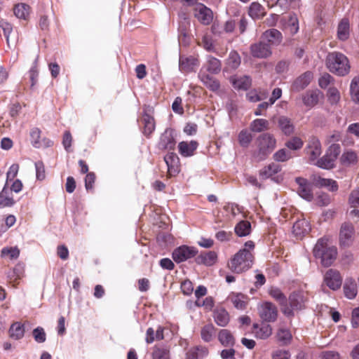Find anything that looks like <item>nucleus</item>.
I'll return each instance as SVG.
<instances>
[{
  "instance_id": "f257e3e1",
  "label": "nucleus",
  "mask_w": 359,
  "mask_h": 359,
  "mask_svg": "<svg viewBox=\"0 0 359 359\" xmlns=\"http://www.w3.org/2000/svg\"><path fill=\"white\" fill-rule=\"evenodd\" d=\"M254 248V242L252 241H247L244 248L236 253L229 262L228 266L230 270L236 273H241L248 270L253 263L254 257L252 251Z\"/></svg>"
},
{
  "instance_id": "a18cd8bd",
  "label": "nucleus",
  "mask_w": 359,
  "mask_h": 359,
  "mask_svg": "<svg viewBox=\"0 0 359 359\" xmlns=\"http://www.w3.org/2000/svg\"><path fill=\"white\" fill-rule=\"evenodd\" d=\"M350 92L352 100L359 104V76H355L350 85Z\"/></svg>"
},
{
  "instance_id": "cd10ccee",
  "label": "nucleus",
  "mask_w": 359,
  "mask_h": 359,
  "mask_svg": "<svg viewBox=\"0 0 359 359\" xmlns=\"http://www.w3.org/2000/svg\"><path fill=\"white\" fill-rule=\"evenodd\" d=\"M198 77L202 83L210 90L217 91L219 88V83L210 75L201 72Z\"/></svg>"
},
{
  "instance_id": "2eb2a0df",
  "label": "nucleus",
  "mask_w": 359,
  "mask_h": 359,
  "mask_svg": "<svg viewBox=\"0 0 359 359\" xmlns=\"http://www.w3.org/2000/svg\"><path fill=\"white\" fill-rule=\"evenodd\" d=\"M0 27L3 29L8 46L11 47V44H16L19 39L18 33L13 30L12 25L8 22L2 21L0 22Z\"/></svg>"
},
{
  "instance_id": "aec40b11",
  "label": "nucleus",
  "mask_w": 359,
  "mask_h": 359,
  "mask_svg": "<svg viewBox=\"0 0 359 359\" xmlns=\"http://www.w3.org/2000/svg\"><path fill=\"white\" fill-rule=\"evenodd\" d=\"M266 1L269 7H278L279 12L282 13L287 11L290 7L299 6V0H266Z\"/></svg>"
},
{
  "instance_id": "f3484780",
  "label": "nucleus",
  "mask_w": 359,
  "mask_h": 359,
  "mask_svg": "<svg viewBox=\"0 0 359 359\" xmlns=\"http://www.w3.org/2000/svg\"><path fill=\"white\" fill-rule=\"evenodd\" d=\"M198 60L194 57H180L179 68L182 73H189L194 72L198 67Z\"/></svg>"
},
{
  "instance_id": "338daca9",
  "label": "nucleus",
  "mask_w": 359,
  "mask_h": 359,
  "mask_svg": "<svg viewBox=\"0 0 359 359\" xmlns=\"http://www.w3.org/2000/svg\"><path fill=\"white\" fill-rule=\"evenodd\" d=\"M340 152V145L338 144H332L327 149L326 154L332 157L334 159L337 160Z\"/></svg>"
},
{
  "instance_id": "c03bdc74",
  "label": "nucleus",
  "mask_w": 359,
  "mask_h": 359,
  "mask_svg": "<svg viewBox=\"0 0 359 359\" xmlns=\"http://www.w3.org/2000/svg\"><path fill=\"white\" fill-rule=\"evenodd\" d=\"M160 146L164 149H172L175 147V140L171 133L165 131L161 137Z\"/></svg>"
},
{
  "instance_id": "13d9d810",
  "label": "nucleus",
  "mask_w": 359,
  "mask_h": 359,
  "mask_svg": "<svg viewBox=\"0 0 359 359\" xmlns=\"http://www.w3.org/2000/svg\"><path fill=\"white\" fill-rule=\"evenodd\" d=\"M287 28L292 34L297 33L299 30V20L297 16L295 14H292L290 16Z\"/></svg>"
},
{
  "instance_id": "b1692460",
  "label": "nucleus",
  "mask_w": 359,
  "mask_h": 359,
  "mask_svg": "<svg viewBox=\"0 0 359 359\" xmlns=\"http://www.w3.org/2000/svg\"><path fill=\"white\" fill-rule=\"evenodd\" d=\"M311 226L307 220L302 219L297 220L293 225L292 231L293 233L299 237L303 236L304 234L309 232Z\"/></svg>"
},
{
  "instance_id": "69168bd1",
  "label": "nucleus",
  "mask_w": 359,
  "mask_h": 359,
  "mask_svg": "<svg viewBox=\"0 0 359 359\" xmlns=\"http://www.w3.org/2000/svg\"><path fill=\"white\" fill-rule=\"evenodd\" d=\"M36 177L38 180L42 181L46 177L45 167L42 161L35 163Z\"/></svg>"
},
{
  "instance_id": "79ce46f5",
  "label": "nucleus",
  "mask_w": 359,
  "mask_h": 359,
  "mask_svg": "<svg viewBox=\"0 0 359 359\" xmlns=\"http://www.w3.org/2000/svg\"><path fill=\"white\" fill-rule=\"evenodd\" d=\"M280 170V167L276 163H271L262 168L259 172V175L264 179L272 177Z\"/></svg>"
},
{
  "instance_id": "6ab92c4d",
  "label": "nucleus",
  "mask_w": 359,
  "mask_h": 359,
  "mask_svg": "<svg viewBox=\"0 0 359 359\" xmlns=\"http://www.w3.org/2000/svg\"><path fill=\"white\" fill-rule=\"evenodd\" d=\"M323 97V93L318 89L308 90L302 97V100L306 107H313L316 105Z\"/></svg>"
},
{
  "instance_id": "5fc2aeb1",
  "label": "nucleus",
  "mask_w": 359,
  "mask_h": 359,
  "mask_svg": "<svg viewBox=\"0 0 359 359\" xmlns=\"http://www.w3.org/2000/svg\"><path fill=\"white\" fill-rule=\"evenodd\" d=\"M269 294L273 299L279 302L283 307H285V304H287V299L280 289L272 287L269 291Z\"/></svg>"
},
{
  "instance_id": "09e8293b",
  "label": "nucleus",
  "mask_w": 359,
  "mask_h": 359,
  "mask_svg": "<svg viewBox=\"0 0 359 359\" xmlns=\"http://www.w3.org/2000/svg\"><path fill=\"white\" fill-rule=\"evenodd\" d=\"M29 6L25 4H20L15 6L14 13L18 18L26 20L29 14Z\"/></svg>"
},
{
  "instance_id": "412c9836",
  "label": "nucleus",
  "mask_w": 359,
  "mask_h": 359,
  "mask_svg": "<svg viewBox=\"0 0 359 359\" xmlns=\"http://www.w3.org/2000/svg\"><path fill=\"white\" fill-rule=\"evenodd\" d=\"M198 146V144L195 140L180 142L178 144L179 153L184 157L191 156L194 155Z\"/></svg>"
},
{
  "instance_id": "5701e85b",
  "label": "nucleus",
  "mask_w": 359,
  "mask_h": 359,
  "mask_svg": "<svg viewBox=\"0 0 359 359\" xmlns=\"http://www.w3.org/2000/svg\"><path fill=\"white\" fill-rule=\"evenodd\" d=\"M230 81L233 86L238 90H246L251 85V79L247 76L240 77L233 76L231 77Z\"/></svg>"
},
{
  "instance_id": "dca6fc26",
  "label": "nucleus",
  "mask_w": 359,
  "mask_h": 359,
  "mask_svg": "<svg viewBox=\"0 0 359 359\" xmlns=\"http://www.w3.org/2000/svg\"><path fill=\"white\" fill-rule=\"evenodd\" d=\"M250 50L252 55L258 58H266L271 55L269 45L263 42L252 44Z\"/></svg>"
},
{
  "instance_id": "20e7f679",
  "label": "nucleus",
  "mask_w": 359,
  "mask_h": 359,
  "mask_svg": "<svg viewBox=\"0 0 359 359\" xmlns=\"http://www.w3.org/2000/svg\"><path fill=\"white\" fill-rule=\"evenodd\" d=\"M304 152L309 161L313 164L322 154V145L318 137L314 135L309 137Z\"/></svg>"
},
{
  "instance_id": "ddd939ff",
  "label": "nucleus",
  "mask_w": 359,
  "mask_h": 359,
  "mask_svg": "<svg viewBox=\"0 0 359 359\" xmlns=\"http://www.w3.org/2000/svg\"><path fill=\"white\" fill-rule=\"evenodd\" d=\"M295 181L299 186L297 189L299 195L308 201H311L313 198L311 186L307 180L302 177H297Z\"/></svg>"
},
{
  "instance_id": "a19ab883",
  "label": "nucleus",
  "mask_w": 359,
  "mask_h": 359,
  "mask_svg": "<svg viewBox=\"0 0 359 359\" xmlns=\"http://www.w3.org/2000/svg\"><path fill=\"white\" fill-rule=\"evenodd\" d=\"M341 163L346 166L353 165L358 161L357 154L352 150H346L340 158Z\"/></svg>"
},
{
  "instance_id": "ea45409f",
  "label": "nucleus",
  "mask_w": 359,
  "mask_h": 359,
  "mask_svg": "<svg viewBox=\"0 0 359 359\" xmlns=\"http://www.w3.org/2000/svg\"><path fill=\"white\" fill-rule=\"evenodd\" d=\"M218 339L224 346H233L235 344L234 338L228 330H222L219 332Z\"/></svg>"
},
{
  "instance_id": "39448f33",
  "label": "nucleus",
  "mask_w": 359,
  "mask_h": 359,
  "mask_svg": "<svg viewBox=\"0 0 359 359\" xmlns=\"http://www.w3.org/2000/svg\"><path fill=\"white\" fill-rule=\"evenodd\" d=\"M259 153L261 158H264L276 147V140L273 135L265 133L260 135L258 139Z\"/></svg>"
},
{
  "instance_id": "393cba45",
  "label": "nucleus",
  "mask_w": 359,
  "mask_h": 359,
  "mask_svg": "<svg viewBox=\"0 0 359 359\" xmlns=\"http://www.w3.org/2000/svg\"><path fill=\"white\" fill-rule=\"evenodd\" d=\"M254 332L257 338L265 339L272 334V327L270 325L262 323L261 325H253Z\"/></svg>"
},
{
  "instance_id": "f8f14e48",
  "label": "nucleus",
  "mask_w": 359,
  "mask_h": 359,
  "mask_svg": "<svg viewBox=\"0 0 359 359\" xmlns=\"http://www.w3.org/2000/svg\"><path fill=\"white\" fill-rule=\"evenodd\" d=\"M194 15L203 25H210L213 19L212 11L202 4H196L194 8Z\"/></svg>"
},
{
  "instance_id": "9b49d317",
  "label": "nucleus",
  "mask_w": 359,
  "mask_h": 359,
  "mask_svg": "<svg viewBox=\"0 0 359 359\" xmlns=\"http://www.w3.org/2000/svg\"><path fill=\"white\" fill-rule=\"evenodd\" d=\"M323 281L330 289L337 290L341 286L342 278L337 270L330 269L324 274Z\"/></svg>"
},
{
  "instance_id": "e2e57ef3",
  "label": "nucleus",
  "mask_w": 359,
  "mask_h": 359,
  "mask_svg": "<svg viewBox=\"0 0 359 359\" xmlns=\"http://www.w3.org/2000/svg\"><path fill=\"white\" fill-rule=\"evenodd\" d=\"M33 336L37 343H43L46 339V332L41 327H38L33 330Z\"/></svg>"
},
{
  "instance_id": "3c124183",
  "label": "nucleus",
  "mask_w": 359,
  "mask_h": 359,
  "mask_svg": "<svg viewBox=\"0 0 359 359\" xmlns=\"http://www.w3.org/2000/svg\"><path fill=\"white\" fill-rule=\"evenodd\" d=\"M144 124V133L146 135H149L155 129L154 119L152 116L145 114L143 116Z\"/></svg>"
},
{
  "instance_id": "774afa93",
  "label": "nucleus",
  "mask_w": 359,
  "mask_h": 359,
  "mask_svg": "<svg viewBox=\"0 0 359 359\" xmlns=\"http://www.w3.org/2000/svg\"><path fill=\"white\" fill-rule=\"evenodd\" d=\"M290 358V353L288 351L278 349L272 353L273 359H289Z\"/></svg>"
},
{
  "instance_id": "58836bf2",
  "label": "nucleus",
  "mask_w": 359,
  "mask_h": 359,
  "mask_svg": "<svg viewBox=\"0 0 359 359\" xmlns=\"http://www.w3.org/2000/svg\"><path fill=\"white\" fill-rule=\"evenodd\" d=\"M216 330L212 324L204 325L201 330L202 339L205 342L211 341L215 337Z\"/></svg>"
},
{
  "instance_id": "7c9ffc66",
  "label": "nucleus",
  "mask_w": 359,
  "mask_h": 359,
  "mask_svg": "<svg viewBox=\"0 0 359 359\" xmlns=\"http://www.w3.org/2000/svg\"><path fill=\"white\" fill-rule=\"evenodd\" d=\"M312 79V73L306 72L295 80L294 83V88L297 90H303L310 83Z\"/></svg>"
},
{
  "instance_id": "de8ad7c7",
  "label": "nucleus",
  "mask_w": 359,
  "mask_h": 359,
  "mask_svg": "<svg viewBox=\"0 0 359 359\" xmlns=\"http://www.w3.org/2000/svg\"><path fill=\"white\" fill-rule=\"evenodd\" d=\"M231 302L238 309H244L247 305V297L242 294H233L231 297Z\"/></svg>"
},
{
  "instance_id": "c85d7f7f",
  "label": "nucleus",
  "mask_w": 359,
  "mask_h": 359,
  "mask_svg": "<svg viewBox=\"0 0 359 359\" xmlns=\"http://www.w3.org/2000/svg\"><path fill=\"white\" fill-rule=\"evenodd\" d=\"M262 39L272 44H278L282 40V34L278 30L271 29L263 33Z\"/></svg>"
},
{
  "instance_id": "4c0bfd02",
  "label": "nucleus",
  "mask_w": 359,
  "mask_h": 359,
  "mask_svg": "<svg viewBox=\"0 0 359 359\" xmlns=\"http://www.w3.org/2000/svg\"><path fill=\"white\" fill-rule=\"evenodd\" d=\"M234 231L239 237L246 236L251 232V224L248 221L242 220L236 225Z\"/></svg>"
},
{
  "instance_id": "a211bd4d",
  "label": "nucleus",
  "mask_w": 359,
  "mask_h": 359,
  "mask_svg": "<svg viewBox=\"0 0 359 359\" xmlns=\"http://www.w3.org/2000/svg\"><path fill=\"white\" fill-rule=\"evenodd\" d=\"M348 203L351 216L359 217V187L352 190L348 196Z\"/></svg>"
},
{
  "instance_id": "f03ea898",
  "label": "nucleus",
  "mask_w": 359,
  "mask_h": 359,
  "mask_svg": "<svg viewBox=\"0 0 359 359\" xmlns=\"http://www.w3.org/2000/svg\"><path fill=\"white\" fill-rule=\"evenodd\" d=\"M313 256L320 259L321 264L325 267L331 266L337 257V248L331 244L330 238L324 236L319 238L313 249Z\"/></svg>"
},
{
  "instance_id": "603ef678",
  "label": "nucleus",
  "mask_w": 359,
  "mask_h": 359,
  "mask_svg": "<svg viewBox=\"0 0 359 359\" xmlns=\"http://www.w3.org/2000/svg\"><path fill=\"white\" fill-rule=\"evenodd\" d=\"M252 140V135L247 130H242L238 134V142L243 147H248Z\"/></svg>"
},
{
  "instance_id": "2f4dec72",
  "label": "nucleus",
  "mask_w": 359,
  "mask_h": 359,
  "mask_svg": "<svg viewBox=\"0 0 359 359\" xmlns=\"http://www.w3.org/2000/svg\"><path fill=\"white\" fill-rule=\"evenodd\" d=\"M217 258V254L213 251H210L198 256L196 259V262L200 264L212 266L216 262Z\"/></svg>"
},
{
  "instance_id": "c9c22d12",
  "label": "nucleus",
  "mask_w": 359,
  "mask_h": 359,
  "mask_svg": "<svg viewBox=\"0 0 359 359\" xmlns=\"http://www.w3.org/2000/svg\"><path fill=\"white\" fill-rule=\"evenodd\" d=\"M25 332L24 325L19 322L13 323L9 329L10 337L15 340L22 339L25 335Z\"/></svg>"
},
{
  "instance_id": "bf43d9fd",
  "label": "nucleus",
  "mask_w": 359,
  "mask_h": 359,
  "mask_svg": "<svg viewBox=\"0 0 359 359\" xmlns=\"http://www.w3.org/2000/svg\"><path fill=\"white\" fill-rule=\"evenodd\" d=\"M227 64L233 69L238 68L241 64L240 55L235 51L231 52L227 60Z\"/></svg>"
},
{
  "instance_id": "6e6552de",
  "label": "nucleus",
  "mask_w": 359,
  "mask_h": 359,
  "mask_svg": "<svg viewBox=\"0 0 359 359\" xmlns=\"http://www.w3.org/2000/svg\"><path fill=\"white\" fill-rule=\"evenodd\" d=\"M306 299L302 292H297L292 293L289 297V303L290 307L285 304V307H283V312L287 316L292 314L294 310H300L304 307Z\"/></svg>"
},
{
  "instance_id": "c756f323",
  "label": "nucleus",
  "mask_w": 359,
  "mask_h": 359,
  "mask_svg": "<svg viewBox=\"0 0 359 359\" xmlns=\"http://www.w3.org/2000/svg\"><path fill=\"white\" fill-rule=\"evenodd\" d=\"M315 183L317 187L327 188L330 191H337L339 188L337 182L332 179L318 177L315 179Z\"/></svg>"
},
{
  "instance_id": "a878e982",
  "label": "nucleus",
  "mask_w": 359,
  "mask_h": 359,
  "mask_svg": "<svg viewBox=\"0 0 359 359\" xmlns=\"http://www.w3.org/2000/svg\"><path fill=\"white\" fill-rule=\"evenodd\" d=\"M278 123L280 129L285 135H290L294 131V126L291 119L287 116H281L278 118Z\"/></svg>"
},
{
  "instance_id": "49530a36",
  "label": "nucleus",
  "mask_w": 359,
  "mask_h": 359,
  "mask_svg": "<svg viewBox=\"0 0 359 359\" xmlns=\"http://www.w3.org/2000/svg\"><path fill=\"white\" fill-rule=\"evenodd\" d=\"M278 341L283 345H287L290 343L292 334L290 331L285 328H280L276 334Z\"/></svg>"
},
{
  "instance_id": "423d86ee",
  "label": "nucleus",
  "mask_w": 359,
  "mask_h": 359,
  "mask_svg": "<svg viewBox=\"0 0 359 359\" xmlns=\"http://www.w3.org/2000/svg\"><path fill=\"white\" fill-rule=\"evenodd\" d=\"M29 141L32 146L36 149L48 148L53 145V142L47 138H41V130L37 127L29 130Z\"/></svg>"
},
{
  "instance_id": "9d476101",
  "label": "nucleus",
  "mask_w": 359,
  "mask_h": 359,
  "mask_svg": "<svg viewBox=\"0 0 359 359\" xmlns=\"http://www.w3.org/2000/svg\"><path fill=\"white\" fill-rule=\"evenodd\" d=\"M197 253L198 250L196 248L182 245L173 251L172 259L175 262L180 263L195 257Z\"/></svg>"
},
{
  "instance_id": "4be33fe9",
  "label": "nucleus",
  "mask_w": 359,
  "mask_h": 359,
  "mask_svg": "<svg viewBox=\"0 0 359 359\" xmlns=\"http://www.w3.org/2000/svg\"><path fill=\"white\" fill-rule=\"evenodd\" d=\"M337 38L340 41H346L350 35V23L348 18H342L337 27Z\"/></svg>"
},
{
  "instance_id": "4d7b16f0",
  "label": "nucleus",
  "mask_w": 359,
  "mask_h": 359,
  "mask_svg": "<svg viewBox=\"0 0 359 359\" xmlns=\"http://www.w3.org/2000/svg\"><path fill=\"white\" fill-rule=\"evenodd\" d=\"M303 144V140L299 137H293L285 142V147L291 150H299Z\"/></svg>"
},
{
  "instance_id": "8fccbe9b",
  "label": "nucleus",
  "mask_w": 359,
  "mask_h": 359,
  "mask_svg": "<svg viewBox=\"0 0 359 359\" xmlns=\"http://www.w3.org/2000/svg\"><path fill=\"white\" fill-rule=\"evenodd\" d=\"M207 63V70L210 73L217 74L220 71L221 62L218 59L208 56Z\"/></svg>"
},
{
  "instance_id": "bb28decb",
  "label": "nucleus",
  "mask_w": 359,
  "mask_h": 359,
  "mask_svg": "<svg viewBox=\"0 0 359 359\" xmlns=\"http://www.w3.org/2000/svg\"><path fill=\"white\" fill-rule=\"evenodd\" d=\"M345 296L350 299H354L358 292L356 283L353 278H346L344 285Z\"/></svg>"
},
{
  "instance_id": "7ed1b4c3",
  "label": "nucleus",
  "mask_w": 359,
  "mask_h": 359,
  "mask_svg": "<svg viewBox=\"0 0 359 359\" xmlns=\"http://www.w3.org/2000/svg\"><path fill=\"white\" fill-rule=\"evenodd\" d=\"M326 65L331 72L338 76L348 74L351 68L348 57L339 52H332L327 55Z\"/></svg>"
},
{
  "instance_id": "0e129e2a",
  "label": "nucleus",
  "mask_w": 359,
  "mask_h": 359,
  "mask_svg": "<svg viewBox=\"0 0 359 359\" xmlns=\"http://www.w3.org/2000/svg\"><path fill=\"white\" fill-rule=\"evenodd\" d=\"M328 100L332 104H337L340 100V93L335 88H330L327 93Z\"/></svg>"
},
{
  "instance_id": "473e14b6",
  "label": "nucleus",
  "mask_w": 359,
  "mask_h": 359,
  "mask_svg": "<svg viewBox=\"0 0 359 359\" xmlns=\"http://www.w3.org/2000/svg\"><path fill=\"white\" fill-rule=\"evenodd\" d=\"M248 14L252 19L256 20L263 18L266 12L260 4L252 2L249 7Z\"/></svg>"
},
{
  "instance_id": "6e6d98bb",
  "label": "nucleus",
  "mask_w": 359,
  "mask_h": 359,
  "mask_svg": "<svg viewBox=\"0 0 359 359\" xmlns=\"http://www.w3.org/2000/svg\"><path fill=\"white\" fill-rule=\"evenodd\" d=\"M153 359H170V351L166 347L154 348Z\"/></svg>"
},
{
  "instance_id": "052dcab7",
  "label": "nucleus",
  "mask_w": 359,
  "mask_h": 359,
  "mask_svg": "<svg viewBox=\"0 0 359 359\" xmlns=\"http://www.w3.org/2000/svg\"><path fill=\"white\" fill-rule=\"evenodd\" d=\"M291 154L285 149H281L277 151L273 154V158L276 161L284 162L291 158Z\"/></svg>"
},
{
  "instance_id": "0eeeda50",
  "label": "nucleus",
  "mask_w": 359,
  "mask_h": 359,
  "mask_svg": "<svg viewBox=\"0 0 359 359\" xmlns=\"http://www.w3.org/2000/svg\"><path fill=\"white\" fill-rule=\"evenodd\" d=\"M259 317L266 322H274L277 319L278 310L276 306L269 302H264L257 307Z\"/></svg>"
},
{
  "instance_id": "37998d69",
  "label": "nucleus",
  "mask_w": 359,
  "mask_h": 359,
  "mask_svg": "<svg viewBox=\"0 0 359 359\" xmlns=\"http://www.w3.org/2000/svg\"><path fill=\"white\" fill-rule=\"evenodd\" d=\"M15 204L13 196L8 195V190L6 187L0 192V208L11 207Z\"/></svg>"
},
{
  "instance_id": "680f3d73",
  "label": "nucleus",
  "mask_w": 359,
  "mask_h": 359,
  "mask_svg": "<svg viewBox=\"0 0 359 359\" xmlns=\"http://www.w3.org/2000/svg\"><path fill=\"white\" fill-rule=\"evenodd\" d=\"M37 62H38V57H36V60H34L33 65L29 72L32 86H34L37 82V78L39 76Z\"/></svg>"
},
{
  "instance_id": "864d4df0",
  "label": "nucleus",
  "mask_w": 359,
  "mask_h": 359,
  "mask_svg": "<svg viewBox=\"0 0 359 359\" xmlns=\"http://www.w3.org/2000/svg\"><path fill=\"white\" fill-rule=\"evenodd\" d=\"M2 257H9L11 259H18L20 255V250L17 247L4 248L1 251Z\"/></svg>"
},
{
  "instance_id": "f704fd0d",
  "label": "nucleus",
  "mask_w": 359,
  "mask_h": 359,
  "mask_svg": "<svg viewBox=\"0 0 359 359\" xmlns=\"http://www.w3.org/2000/svg\"><path fill=\"white\" fill-rule=\"evenodd\" d=\"M335 161V159L325 153L323 157L318 158L313 164L320 168L330 170L334 167Z\"/></svg>"
},
{
  "instance_id": "e433bc0d",
  "label": "nucleus",
  "mask_w": 359,
  "mask_h": 359,
  "mask_svg": "<svg viewBox=\"0 0 359 359\" xmlns=\"http://www.w3.org/2000/svg\"><path fill=\"white\" fill-rule=\"evenodd\" d=\"M269 128V122L264 118H257L252 121L250 129L254 133H261Z\"/></svg>"
},
{
  "instance_id": "72a5a7b5",
  "label": "nucleus",
  "mask_w": 359,
  "mask_h": 359,
  "mask_svg": "<svg viewBox=\"0 0 359 359\" xmlns=\"http://www.w3.org/2000/svg\"><path fill=\"white\" fill-rule=\"evenodd\" d=\"M214 319L219 326L224 327L229 323V315L225 309H218L214 311Z\"/></svg>"
},
{
  "instance_id": "1a4fd4ad",
  "label": "nucleus",
  "mask_w": 359,
  "mask_h": 359,
  "mask_svg": "<svg viewBox=\"0 0 359 359\" xmlns=\"http://www.w3.org/2000/svg\"><path fill=\"white\" fill-rule=\"evenodd\" d=\"M354 241V227L352 224L344 223L339 231V244L341 247L348 248Z\"/></svg>"
},
{
  "instance_id": "4468645a",
  "label": "nucleus",
  "mask_w": 359,
  "mask_h": 359,
  "mask_svg": "<svg viewBox=\"0 0 359 359\" xmlns=\"http://www.w3.org/2000/svg\"><path fill=\"white\" fill-rule=\"evenodd\" d=\"M165 163L168 167L169 176H175L180 172V160L175 153H169L164 157Z\"/></svg>"
}]
</instances>
